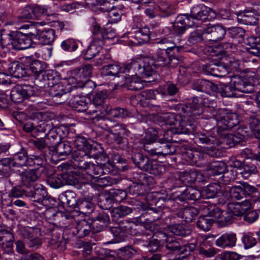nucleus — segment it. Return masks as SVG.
<instances>
[{
	"mask_svg": "<svg viewBox=\"0 0 260 260\" xmlns=\"http://www.w3.org/2000/svg\"><path fill=\"white\" fill-rule=\"evenodd\" d=\"M208 9L204 5H197L192 8L190 15L195 19L205 21L208 16Z\"/></svg>",
	"mask_w": 260,
	"mask_h": 260,
	"instance_id": "obj_44",
	"label": "nucleus"
},
{
	"mask_svg": "<svg viewBox=\"0 0 260 260\" xmlns=\"http://www.w3.org/2000/svg\"><path fill=\"white\" fill-rule=\"evenodd\" d=\"M32 94L31 87L26 84L17 85L11 90V99L15 103H20Z\"/></svg>",
	"mask_w": 260,
	"mask_h": 260,
	"instance_id": "obj_15",
	"label": "nucleus"
},
{
	"mask_svg": "<svg viewBox=\"0 0 260 260\" xmlns=\"http://www.w3.org/2000/svg\"><path fill=\"white\" fill-rule=\"evenodd\" d=\"M114 201L110 194H102L98 202L99 206L104 210H109L113 206Z\"/></svg>",
	"mask_w": 260,
	"mask_h": 260,
	"instance_id": "obj_59",
	"label": "nucleus"
},
{
	"mask_svg": "<svg viewBox=\"0 0 260 260\" xmlns=\"http://www.w3.org/2000/svg\"><path fill=\"white\" fill-rule=\"evenodd\" d=\"M130 179L132 181L141 183L144 187L145 186L151 187L155 183V181L153 177L142 172H132Z\"/></svg>",
	"mask_w": 260,
	"mask_h": 260,
	"instance_id": "obj_29",
	"label": "nucleus"
},
{
	"mask_svg": "<svg viewBox=\"0 0 260 260\" xmlns=\"http://www.w3.org/2000/svg\"><path fill=\"white\" fill-rule=\"evenodd\" d=\"M88 149L86 152L88 155V158L91 157L96 159L102 160L103 158L108 159V157L104 153V150L100 146H94L92 145H87Z\"/></svg>",
	"mask_w": 260,
	"mask_h": 260,
	"instance_id": "obj_51",
	"label": "nucleus"
},
{
	"mask_svg": "<svg viewBox=\"0 0 260 260\" xmlns=\"http://www.w3.org/2000/svg\"><path fill=\"white\" fill-rule=\"evenodd\" d=\"M73 151L70 142L68 141H62L57 143V144L54 148V155L60 159H65Z\"/></svg>",
	"mask_w": 260,
	"mask_h": 260,
	"instance_id": "obj_30",
	"label": "nucleus"
},
{
	"mask_svg": "<svg viewBox=\"0 0 260 260\" xmlns=\"http://www.w3.org/2000/svg\"><path fill=\"white\" fill-rule=\"evenodd\" d=\"M93 67L90 64H85L71 71L72 77L69 78L70 83L77 84L79 86H85L92 83L89 78L92 75Z\"/></svg>",
	"mask_w": 260,
	"mask_h": 260,
	"instance_id": "obj_5",
	"label": "nucleus"
},
{
	"mask_svg": "<svg viewBox=\"0 0 260 260\" xmlns=\"http://www.w3.org/2000/svg\"><path fill=\"white\" fill-rule=\"evenodd\" d=\"M60 198L63 203L67 204L69 207L74 209L78 203L76 194L71 190L66 191L60 196Z\"/></svg>",
	"mask_w": 260,
	"mask_h": 260,
	"instance_id": "obj_53",
	"label": "nucleus"
},
{
	"mask_svg": "<svg viewBox=\"0 0 260 260\" xmlns=\"http://www.w3.org/2000/svg\"><path fill=\"white\" fill-rule=\"evenodd\" d=\"M236 241L235 234H224L216 240L215 244L217 246L221 248H231L236 245Z\"/></svg>",
	"mask_w": 260,
	"mask_h": 260,
	"instance_id": "obj_34",
	"label": "nucleus"
},
{
	"mask_svg": "<svg viewBox=\"0 0 260 260\" xmlns=\"http://www.w3.org/2000/svg\"><path fill=\"white\" fill-rule=\"evenodd\" d=\"M25 196L29 198L32 202L42 203L43 204H45L48 200L46 189L41 184H36L34 186V190L26 192Z\"/></svg>",
	"mask_w": 260,
	"mask_h": 260,
	"instance_id": "obj_19",
	"label": "nucleus"
},
{
	"mask_svg": "<svg viewBox=\"0 0 260 260\" xmlns=\"http://www.w3.org/2000/svg\"><path fill=\"white\" fill-rule=\"evenodd\" d=\"M50 94L54 101H56L58 104L64 103L67 99L65 95L69 92L64 87L63 85L61 83H57L52 86Z\"/></svg>",
	"mask_w": 260,
	"mask_h": 260,
	"instance_id": "obj_32",
	"label": "nucleus"
},
{
	"mask_svg": "<svg viewBox=\"0 0 260 260\" xmlns=\"http://www.w3.org/2000/svg\"><path fill=\"white\" fill-rule=\"evenodd\" d=\"M240 173L242 174L244 178H247L251 175L256 174V173H260L259 168L258 170L257 169L256 166L252 162H244L241 169Z\"/></svg>",
	"mask_w": 260,
	"mask_h": 260,
	"instance_id": "obj_56",
	"label": "nucleus"
},
{
	"mask_svg": "<svg viewBox=\"0 0 260 260\" xmlns=\"http://www.w3.org/2000/svg\"><path fill=\"white\" fill-rule=\"evenodd\" d=\"M203 212L214 218L219 226H225L232 223L233 217L229 211L221 210L214 204L205 205Z\"/></svg>",
	"mask_w": 260,
	"mask_h": 260,
	"instance_id": "obj_6",
	"label": "nucleus"
},
{
	"mask_svg": "<svg viewBox=\"0 0 260 260\" xmlns=\"http://www.w3.org/2000/svg\"><path fill=\"white\" fill-rule=\"evenodd\" d=\"M225 170L226 165L222 161L212 162L207 167V174L210 177L223 174Z\"/></svg>",
	"mask_w": 260,
	"mask_h": 260,
	"instance_id": "obj_42",
	"label": "nucleus"
},
{
	"mask_svg": "<svg viewBox=\"0 0 260 260\" xmlns=\"http://www.w3.org/2000/svg\"><path fill=\"white\" fill-rule=\"evenodd\" d=\"M133 210L132 208L127 206L120 205L115 207L111 212L112 219L113 221H117L131 214Z\"/></svg>",
	"mask_w": 260,
	"mask_h": 260,
	"instance_id": "obj_39",
	"label": "nucleus"
},
{
	"mask_svg": "<svg viewBox=\"0 0 260 260\" xmlns=\"http://www.w3.org/2000/svg\"><path fill=\"white\" fill-rule=\"evenodd\" d=\"M165 242L166 249L173 254H178L179 260L186 258L196 247L194 243L182 245L178 241L172 237H167Z\"/></svg>",
	"mask_w": 260,
	"mask_h": 260,
	"instance_id": "obj_7",
	"label": "nucleus"
},
{
	"mask_svg": "<svg viewBox=\"0 0 260 260\" xmlns=\"http://www.w3.org/2000/svg\"><path fill=\"white\" fill-rule=\"evenodd\" d=\"M8 70L11 75L16 78H20L26 76H30L27 69L22 62L14 61L9 65Z\"/></svg>",
	"mask_w": 260,
	"mask_h": 260,
	"instance_id": "obj_28",
	"label": "nucleus"
},
{
	"mask_svg": "<svg viewBox=\"0 0 260 260\" xmlns=\"http://www.w3.org/2000/svg\"><path fill=\"white\" fill-rule=\"evenodd\" d=\"M196 177L195 170L185 171L180 174V181L186 186H187L188 184L195 182Z\"/></svg>",
	"mask_w": 260,
	"mask_h": 260,
	"instance_id": "obj_62",
	"label": "nucleus"
},
{
	"mask_svg": "<svg viewBox=\"0 0 260 260\" xmlns=\"http://www.w3.org/2000/svg\"><path fill=\"white\" fill-rule=\"evenodd\" d=\"M204 38L209 41L216 42L222 40L226 34L225 28L221 25L210 26L203 31Z\"/></svg>",
	"mask_w": 260,
	"mask_h": 260,
	"instance_id": "obj_16",
	"label": "nucleus"
},
{
	"mask_svg": "<svg viewBox=\"0 0 260 260\" xmlns=\"http://www.w3.org/2000/svg\"><path fill=\"white\" fill-rule=\"evenodd\" d=\"M157 68L167 67L174 68L177 67L182 61V57H177L166 55L165 52L159 50L150 58Z\"/></svg>",
	"mask_w": 260,
	"mask_h": 260,
	"instance_id": "obj_8",
	"label": "nucleus"
},
{
	"mask_svg": "<svg viewBox=\"0 0 260 260\" xmlns=\"http://www.w3.org/2000/svg\"><path fill=\"white\" fill-rule=\"evenodd\" d=\"M126 64H124L122 67H120L116 64H109L104 66L102 68V74L105 76H115L120 73H128V72H123L124 66Z\"/></svg>",
	"mask_w": 260,
	"mask_h": 260,
	"instance_id": "obj_47",
	"label": "nucleus"
},
{
	"mask_svg": "<svg viewBox=\"0 0 260 260\" xmlns=\"http://www.w3.org/2000/svg\"><path fill=\"white\" fill-rule=\"evenodd\" d=\"M94 208L93 203L86 200H78V203L74 210L80 214L87 215L93 211Z\"/></svg>",
	"mask_w": 260,
	"mask_h": 260,
	"instance_id": "obj_46",
	"label": "nucleus"
},
{
	"mask_svg": "<svg viewBox=\"0 0 260 260\" xmlns=\"http://www.w3.org/2000/svg\"><path fill=\"white\" fill-rule=\"evenodd\" d=\"M249 124L255 137L260 139V120L255 116H251L249 119Z\"/></svg>",
	"mask_w": 260,
	"mask_h": 260,
	"instance_id": "obj_63",
	"label": "nucleus"
},
{
	"mask_svg": "<svg viewBox=\"0 0 260 260\" xmlns=\"http://www.w3.org/2000/svg\"><path fill=\"white\" fill-rule=\"evenodd\" d=\"M130 112L127 109L120 107L112 108L110 106H109L104 115H107L115 118H123L128 116Z\"/></svg>",
	"mask_w": 260,
	"mask_h": 260,
	"instance_id": "obj_48",
	"label": "nucleus"
},
{
	"mask_svg": "<svg viewBox=\"0 0 260 260\" xmlns=\"http://www.w3.org/2000/svg\"><path fill=\"white\" fill-rule=\"evenodd\" d=\"M129 73H126L127 76H124V85L128 90L138 91L142 89L144 86L141 80L139 78V75H128Z\"/></svg>",
	"mask_w": 260,
	"mask_h": 260,
	"instance_id": "obj_35",
	"label": "nucleus"
},
{
	"mask_svg": "<svg viewBox=\"0 0 260 260\" xmlns=\"http://www.w3.org/2000/svg\"><path fill=\"white\" fill-rule=\"evenodd\" d=\"M204 215L199 216L197 224L200 229L204 231H208L210 230L213 223L215 222V219L207 213H204Z\"/></svg>",
	"mask_w": 260,
	"mask_h": 260,
	"instance_id": "obj_50",
	"label": "nucleus"
},
{
	"mask_svg": "<svg viewBox=\"0 0 260 260\" xmlns=\"http://www.w3.org/2000/svg\"><path fill=\"white\" fill-rule=\"evenodd\" d=\"M60 130L59 128L51 127L48 133H46V135H45L44 137L49 142L50 146L55 144L60 140L61 136L59 135Z\"/></svg>",
	"mask_w": 260,
	"mask_h": 260,
	"instance_id": "obj_58",
	"label": "nucleus"
},
{
	"mask_svg": "<svg viewBox=\"0 0 260 260\" xmlns=\"http://www.w3.org/2000/svg\"><path fill=\"white\" fill-rule=\"evenodd\" d=\"M222 192V187L218 183H211L206 187L202 191V199H211L216 196H219V194Z\"/></svg>",
	"mask_w": 260,
	"mask_h": 260,
	"instance_id": "obj_36",
	"label": "nucleus"
},
{
	"mask_svg": "<svg viewBox=\"0 0 260 260\" xmlns=\"http://www.w3.org/2000/svg\"><path fill=\"white\" fill-rule=\"evenodd\" d=\"M159 50L165 52L166 55L182 57L179 52L182 49L180 46H177L176 43L171 38H163L156 42Z\"/></svg>",
	"mask_w": 260,
	"mask_h": 260,
	"instance_id": "obj_11",
	"label": "nucleus"
},
{
	"mask_svg": "<svg viewBox=\"0 0 260 260\" xmlns=\"http://www.w3.org/2000/svg\"><path fill=\"white\" fill-rule=\"evenodd\" d=\"M208 116L210 118L208 119L216 121V134L213 131L197 133L194 141L198 145H218L221 142L217 136L225 141L230 134L229 131L239 123L238 115L234 113H227L226 110H221L215 118L210 115Z\"/></svg>",
	"mask_w": 260,
	"mask_h": 260,
	"instance_id": "obj_2",
	"label": "nucleus"
},
{
	"mask_svg": "<svg viewBox=\"0 0 260 260\" xmlns=\"http://www.w3.org/2000/svg\"><path fill=\"white\" fill-rule=\"evenodd\" d=\"M78 47L77 41L73 39H68L63 40L60 44L61 49L68 52L75 51Z\"/></svg>",
	"mask_w": 260,
	"mask_h": 260,
	"instance_id": "obj_61",
	"label": "nucleus"
},
{
	"mask_svg": "<svg viewBox=\"0 0 260 260\" xmlns=\"http://www.w3.org/2000/svg\"><path fill=\"white\" fill-rule=\"evenodd\" d=\"M143 171L155 176H160L165 172L166 168L156 160L149 158Z\"/></svg>",
	"mask_w": 260,
	"mask_h": 260,
	"instance_id": "obj_33",
	"label": "nucleus"
},
{
	"mask_svg": "<svg viewBox=\"0 0 260 260\" xmlns=\"http://www.w3.org/2000/svg\"><path fill=\"white\" fill-rule=\"evenodd\" d=\"M131 159L136 167L143 171L148 161L149 157L141 152H133Z\"/></svg>",
	"mask_w": 260,
	"mask_h": 260,
	"instance_id": "obj_49",
	"label": "nucleus"
},
{
	"mask_svg": "<svg viewBox=\"0 0 260 260\" xmlns=\"http://www.w3.org/2000/svg\"><path fill=\"white\" fill-rule=\"evenodd\" d=\"M92 26V41L104 44L105 40L108 38L106 29L102 28L96 22H94Z\"/></svg>",
	"mask_w": 260,
	"mask_h": 260,
	"instance_id": "obj_40",
	"label": "nucleus"
},
{
	"mask_svg": "<svg viewBox=\"0 0 260 260\" xmlns=\"http://www.w3.org/2000/svg\"><path fill=\"white\" fill-rule=\"evenodd\" d=\"M249 135L250 129L249 128L245 126H240L235 134L230 133L226 140H223L222 142L230 143L232 142L233 144H237L245 140Z\"/></svg>",
	"mask_w": 260,
	"mask_h": 260,
	"instance_id": "obj_22",
	"label": "nucleus"
},
{
	"mask_svg": "<svg viewBox=\"0 0 260 260\" xmlns=\"http://www.w3.org/2000/svg\"><path fill=\"white\" fill-rule=\"evenodd\" d=\"M164 212L161 206L154 208H148L144 211L142 215L146 217L147 222L152 223L161 218Z\"/></svg>",
	"mask_w": 260,
	"mask_h": 260,
	"instance_id": "obj_31",
	"label": "nucleus"
},
{
	"mask_svg": "<svg viewBox=\"0 0 260 260\" xmlns=\"http://www.w3.org/2000/svg\"><path fill=\"white\" fill-rule=\"evenodd\" d=\"M26 63L29 67L27 71L34 76L35 81L41 77L47 68V64L45 62L37 59L32 60L30 57L26 58Z\"/></svg>",
	"mask_w": 260,
	"mask_h": 260,
	"instance_id": "obj_20",
	"label": "nucleus"
},
{
	"mask_svg": "<svg viewBox=\"0 0 260 260\" xmlns=\"http://www.w3.org/2000/svg\"><path fill=\"white\" fill-rule=\"evenodd\" d=\"M13 24V21L6 23L1 29L2 45L11 44L15 49L24 50L31 47L32 44H34L25 33L8 29L9 25Z\"/></svg>",
	"mask_w": 260,
	"mask_h": 260,
	"instance_id": "obj_3",
	"label": "nucleus"
},
{
	"mask_svg": "<svg viewBox=\"0 0 260 260\" xmlns=\"http://www.w3.org/2000/svg\"><path fill=\"white\" fill-rule=\"evenodd\" d=\"M179 109L182 112L181 116L171 114L164 117L166 124L174 126L176 128L181 130V133L190 134L193 133L195 125L194 121L201 116L202 118L208 119L206 112L209 108L204 104L200 97H193L192 101L180 106Z\"/></svg>",
	"mask_w": 260,
	"mask_h": 260,
	"instance_id": "obj_1",
	"label": "nucleus"
},
{
	"mask_svg": "<svg viewBox=\"0 0 260 260\" xmlns=\"http://www.w3.org/2000/svg\"><path fill=\"white\" fill-rule=\"evenodd\" d=\"M58 79L49 70L45 71L38 80L35 81L36 86L40 88L52 87L56 84Z\"/></svg>",
	"mask_w": 260,
	"mask_h": 260,
	"instance_id": "obj_25",
	"label": "nucleus"
},
{
	"mask_svg": "<svg viewBox=\"0 0 260 260\" xmlns=\"http://www.w3.org/2000/svg\"><path fill=\"white\" fill-rule=\"evenodd\" d=\"M98 120L99 121L100 127L110 134L112 133L117 122L115 120L110 118H104L102 116L98 118Z\"/></svg>",
	"mask_w": 260,
	"mask_h": 260,
	"instance_id": "obj_60",
	"label": "nucleus"
},
{
	"mask_svg": "<svg viewBox=\"0 0 260 260\" xmlns=\"http://www.w3.org/2000/svg\"><path fill=\"white\" fill-rule=\"evenodd\" d=\"M72 162L74 167L83 170L86 167L88 161V155L86 151L74 150L72 153Z\"/></svg>",
	"mask_w": 260,
	"mask_h": 260,
	"instance_id": "obj_26",
	"label": "nucleus"
},
{
	"mask_svg": "<svg viewBox=\"0 0 260 260\" xmlns=\"http://www.w3.org/2000/svg\"><path fill=\"white\" fill-rule=\"evenodd\" d=\"M151 58L139 59L132 60L124 66L123 72L129 73L128 75H139L143 78L152 76L158 68Z\"/></svg>",
	"mask_w": 260,
	"mask_h": 260,
	"instance_id": "obj_4",
	"label": "nucleus"
},
{
	"mask_svg": "<svg viewBox=\"0 0 260 260\" xmlns=\"http://www.w3.org/2000/svg\"><path fill=\"white\" fill-rule=\"evenodd\" d=\"M236 18L239 23L246 25H254L257 23V19L252 12L246 11L238 13Z\"/></svg>",
	"mask_w": 260,
	"mask_h": 260,
	"instance_id": "obj_43",
	"label": "nucleus"
},
{
	"mask_svg": "<svg viewBox=\"0 0 260 260\" xmlns=\"http://www.w3.org/2000/svg\"><path fill=\"white\" fill-rule=\"evenodd\" d=\"M40 230L37 228L29 226L23 227L20 230V234L22 237L28 240L33 237L37 236Z\"/></svg>",
	"mask_w": 260,
	"mask_h": 260,
	"instance_id": "obj_64",
	"label": "nucleus"
},
{
	"mask_svg": "<svg viewBox=\"0 0 260 260\" xmlns=\"http://www.w3.org/2000/svg\"><path fill=\"white\" fill-rule=\"evenodd\" d=\"M250 206L251 204L249 200L245 199L240 202L228 204V209L234 218V216L239 217L243 215Z\"/></svg>",
	"mask_w": 260,
	"mask_h": 260,
	"instance_id": "obj_24",
	"label": "nucleus"
},
{
	"mask_svg": "<svg viewBox=\"0 0 260 260\" xmlns=\"http://www.w3.org/2000/svg\"><path fill=\"white\" fill-rule=\"evenodd\" d=\"M198 209L192 206L186 207L180 210L177 213L179 217L184 219L186 222H191L198 215Z\"/></svg>",
	"mask_w": 260,
	"mask_h": 260,
	"instance_id": "obj_37",
	"label": "nucleus"
},
{
	"mask_svg": "<svg viewBox=\"0 0 260 260\" xmlns=\"http://www.w3.org/2000/svg\"><path fill=\"white\" fill-rule=\"evenodd\" d=\"M76 230V234L79 238H83L88 235L91 232H92L91 221L81 220L77 223Z\"/></svg>",
	"mask_w": 260,
	"mask_h": 260,
	"instance_id": "obj_38",
	"label": "nucleus"
},
{
	"mask_svg": "<svg viewBox=\"0 0 260 260\" xmlns=\"http://www.w3.org/2000/svg\"><path fill=\"white\" fill-rule=\"evenodd\" d=\"M231 81L236 91L244 93H250L254 89L253 86L250 83L247 81L245 79L242 78L239 76L233 77L231 79Z\"/></svg>",
	"mask_w": 260,
	"mask_h": 260,
	"instance_id": "obj_27",
	"label": "nucleus"
},
{
	"mask_svg": "<svg viewBox=\"0 0 260 260\" xmlns=\"http://www.w3.org/2000/svg\"><path fill=\"white\" fill-rule=\"evenodd\" d=\"M150 35L149 28L144 26L139 28L134 33H128L127 37L133 44L138 45L148 42L150 40Z\"/></svg>",
	"mask_w": 260,
	"mask_h": 260,
	"instance_id": "obj_17",
	"label": "nucleus"
},
{
	"mask_svg": "<svg viewBox=\"0 0 260 260\" xmlns=\"http://www.w3.org/2000/svg\"><path fill=\"white\" fill-rule=\"evenodd\" d=\"M55 39V31L51 28L40 31L37 38L38 44H50Z\"/></svg>",
	"mask_w": 260,
	"mask_h": 260,
	"instance_id": "obj_45",
	"label": "nucleus"
},
{
	"mask_svg": "<svg viewBox=\"0 0 260 260\" xmlns=\"http://www.w3.org/2000/svg\"><path fill=\"white\" fill-rule=\"evenodd\" d=\"M91 224L92 232L99 233L106 228L110 223V218L107 212L102 211L99 212L96 216L92 218Z\"/></svg>",
	"mask_w": 260,
	"mask_h": 260,
	"instance_id": "obj_18",
	"label": "nucleus"
},
{
	"mask_svg": "<svg viewBox=\"0 0 260 260\" xmlns=\"http://www.w3.org/2000/svg\"><path fill=\"white\" fill-rule=\"evenodd\" d=\"M158 7L162 17H168L176 13L174 6L167 2H161Z\"/></svg>",
	"mask_w": 260,
	"mask_h": 260,
	"instance_id": "obj_57",
	"label": "nucleus"
},
{
	"mask_svg": "<svg viewBox=\"0 0 260 260\" xmlns=\"http://www.w3.org/2000/svg\"><path fill=\"white\" fill-rule=\"evenodd\" d=\"M202 199L201 191L192 186L187 187L185 190L175 198L176 201H196Z\"/></svg>",
	"mask_w": 260,
	"mask_h": 260,
	"instance_id": "obj_21",
	"label": "nucleus"
},
{
	"mask_svg": "<svg viewBox=\"0 0 260 260\" xmlns=\"http://www.w3.org/2000/svg\"><path fill=\"white\" fill-rule=\"evenodd\" d=\"M16 173L20 176L22 185L28 188L30 187L32 184L39 178L36 169L27 171L24 168L20 170V172H16Z\"/></svg>",
	"mask_w": 260,
	"mask_h": 260,
	"instance_id": "obj_23",
	"label": "nucleus"
},
{
	"mask_svg": "<svg viewBox=\"0 0 260 260\" xmlns=\"http://www.w3.org/2000/svg\"><path fill=\"white\" fill-rule=\"evenodd\" d=\"M107 98L106 91H98L93 96L92 103L90 104L92 110H88L89 113H96L98 114H104L107 108L109 106L106 104V100Z\"/></svg>",
	"mask_w": 260,
	"mask_h": 260,
	"instance_id": "obj_12",
	"label": "nucleus"
},
{
	"mask_svg": "<svg viewBox=\"0 0 260 260\" xmlns=\"http://www.w3.org/2000/svg\"><path fill=\"white\" fill-rule=\"evenodd\" d=\"M12 161V170L20 172L27 166H32V159L28 157L26 151L22 149L21 151L14 154L11 158Z\"/></svg>",
	"mask_w": 260,
	"mask_h": 260,
	"instance_id": "obj_14",
	"label": "nucleus"
},
{
	"mask_svg": "<svg viewBox=\"0 0 260 260\" xmlns=\"http://www.w3.org/2000/svg\"><path fill=\"white\" fill-rule=\"evenodd\" d=\"M83 171H84L90 177L94 176H101L103 175V170L102 169L101 163L94 164L89 162Z\"/></svg>",
	"mask_w": 260,
	"mask_h": 260,
	"instance_id": "obj_55",
	"label": "nucleus"
},
{
	"mask_svg": "<svg viewBox=\"0 0 260 260\" xmlns=\"http://www.w3.org/2000/svg\"><path fill=\"white\" fill-rule=\"evenodd\" d=\"M160 146L156 149H149V147L145 145L144 150L148 152L151 155H157L158 157L164 156L166 160L165 162L170 164L173 161H176V158H172L170 161L168 160L167 158H170V156L174 154L176 152L175 146L171 143L166 142H158Z\"/></svg>",
	"mask_w": 260,
	"mask_h": 260,
	"instance_id": "obj_9",
	"label": "nucleus"
},
{
	"mask_svg": "<svg viewBox=\"0 0 260 260\" xmlns=\"http://www.w3.org/2000/svg\"><path fill=\"white\" fill-rule=\"evenodd\" d=\"M104 44L92 41L90 45L88 47L84 55L85 59L89 60L95 56L102 50V46Z\"/></svg>",
	"mask_w": 260,
	"mask_h": 260,
	"instance_id": "obj_54",
	"label": "nucleus"
},
{
	"mask_svg": "<svg viewBox=\"0 0 260 260\" xmlns=\"http://www.w3.org/2000/svg\"><path fill=\"white\" fill-rule=\"evenodd\" d=\"M217 88L216 92L220 93L222 96L232 97L236 95V90L231 81L228 83L220 82Z\"/></svg>",
	"mask_w": 260,
	"mask_h": 260,
	"instance_id": "obj_52",
	"label": "nucleus"
},
{
	"mask_svg": "<svg viewBox=\"0 0 260 260\" xmlns=\"http://www.w3.org/2000/svg\"><path fill=\"white\" fill-rule=\"evenodd\" d=\"M69 103L74 110L78 112H83L88 110V103L83 96H75L70 100Z\"/></svg>",
	"mask_w": 260,
	"mask_h": 260,
	"instance_id": "obj_41",
	"label": "nucleus"
},
{
	"mask_svg": "<svg viewBox=\"0 0 260 260\" xmlns=\"http://www.w3.org/2000/svg\"><path fill=\"white\" fill-rule=\"evenodd\" d=\"M203 72L207 74L221 77L226 75L229 72L228 65L220 61H210L202 67Z\"/></svg>",
	"mask_w": 260,
	"mask_h": 260,
	"instance_id": "obj_10",
	"label": "nucleus"
},
{
	"mask_svg": "<svg viewBox=\"0 0 260 260\" xmlns=\"http://www.w3.org/2000/svg\"><path fill=\"white\" fill-rule=\"evenodd\" d=\"M50 233V239L49 241L50 246L53 248L58 250L66 249L67 241L62 236V230L57 226L49 229Z\"/></svg>",
	"mask_w": 260,
	"mask_h": 260,
	"instance_id": "obj_13",
	"label": "nucleus"
}]
</instances>
